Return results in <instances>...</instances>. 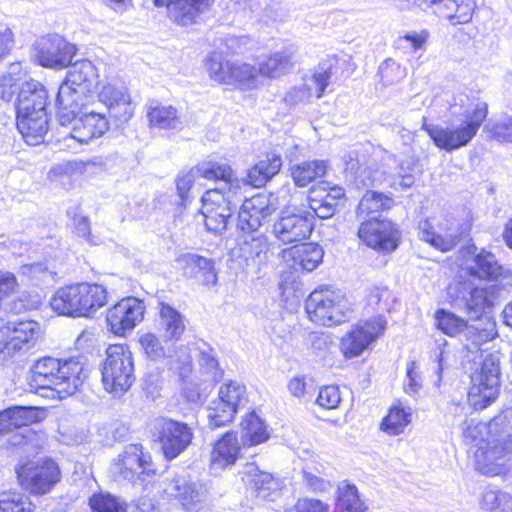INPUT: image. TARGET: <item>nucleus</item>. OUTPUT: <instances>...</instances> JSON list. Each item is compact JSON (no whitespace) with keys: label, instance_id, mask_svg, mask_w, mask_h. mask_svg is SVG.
Returning <instances> with one entry per match:
<instances>
[{"label":"nucleus","instance_id":"a211bd4d","mask_svg":"<svg viewBox=\"0 0 512 512\" xmlns=\"http://www.w3.org/2000/svg\"><path fill=\"white\" fill-rule=\"evenodd\" d=\"M386 328L382 316L373 317L363 324L353 327L342 339L340 348L346 358L359 356L381 335Z\"/></svg>","mask_w":512,"mask_h":512},{"label":"nucleus","instance_id":"49530a36","mask_svg":"<svg viewBox=\"0 0 512 512\" xmlns=\"http://www.w3.org/2000/svg\"><path fill=\"white\" fill-rule=\"evenodd\" d=\"M327 171L324 160H308L291 167V176L299 187H306L317 178L323 177Z\"/></svg>","mask_w":512,"mask_h":512},{"label":"nucleus","instance_id":"f257e3e1","mask_svg":"<svg viewBox=\"0 0 512 512\" xmlns=\"http://www.w3.org/2000/svg\"><path fill=\"white\" fill-rule=\"evenodd\" d=\"M450 126L427 124L423 118L422 129L427 132L434 145L451 152L468 143L476 136L488 114L486 102L472 99L465 93L455 94L449 101Z\"/></svg>","mask_w":512,"mask_h":512},{"label":"nucleus","instance_id":"b1692460","mask_svg":"<svg viewBox=\"0 0 512 512\" xmlns=\"http://www.w3.org/2000/svg\"><path fill=\"white\" fill-rule=\"evenodd\" d=\"M273 211L270 199L265 194L245 199L238 212L237 228L248 234L257 232Z\"/></svg>","mask_w":512,"mask_h":512},{"label":"nucleus","instance_id":"6ab92c4d","mask_svg":"<svg viewBox=\"0 0 512 512\" xmlns=\"http://www.w3.org/2000/svg\"><path fill=\"white\" fill-rule=\"evenodd\" d=\"M214 0H153L158 8H165L167 18L175 25L189 27L198 24Z\"/></svg>","mask_w":512,"mask_h":512},{"label":"nucleus","instance_id":"cd10ccee","mask_svg":"<svg viewBox=\"0 0 512 512\" xmlns=\"http://www.w3.org/2000/svg\"><path fill=\"white\" fill-rule=\"evenodd\" d=\"M455 291L454 306L463 309L471 317L480 318L484 311L492 306L491 297L486 288L473 287L470 284H459Z\"/></svg>","mask_w":512,"mask_h":512},{"label":"nucleus","instance_id":"dca6fc26","mask_svg":"<svg viewBox=\"0 0 512 512\" xmlns=\"http://www.w3.org/2000/svg\"><path fill=\"white\" fill-rule=\"evenodd\" d=\"M145 304L136 297H126L111 307L106 314V328L116 336H125L144 318Z\"/></svg>","mask_w":512,"mask_h":512},{"label":"nucleus","instance_id":"473e14b6","mask_svg":"<svg viewBox=\"0 0 512 512\" xmlns=\"http://www.w3.org/2000/svg\"><path fill=\"white\" fill-rule=\"evenodd\" d=\"M298 47L295 44L285 45L281 51L271 54L266 60L259 63V74L278 78L292 68L297 61Z\"/></svg>","mask_w":512,"mask_h":512},{"label":"nucleus","instance_id":"6e6d98bb","mask_svg":"<svg viewBox=\"0 0 512 512\" xmlns=\"http://www.w3.org/2000/svg\"><path fill=\"white\" fill-rule=\"evenodd\" d=\"M205 65L212 80L226 85L231 83L233 62L225 60L220 54L212 53L207 56Z\"/></svg>","mask_w":512,"mask_h":512},{"label":"nucleus","instance_id":"864d4df0","mask_svg":"<svg viewBox=\"0 0 512 512\" xmlns=\"http://www.w3.org/2000/svg\"><path fill=\"white\" fill-rule=\"evenodd\" d=\"M235 414L236 411L232 409L231 404H226L224 400L219 398L212 400L206 408L208 426L211 429L227 425L232 421Z\"/></svg>","mask_w":512,"mask_h":512},{"label":"nucleus","instance_id":"9d476101","mask_svg":"<svg viewBox=\"0 0 512 512\" xmlns=\"http://www.w3.org/2000/svg\"><path fill=\"white\" fill-rule=\"evenodd\" d=\"M95 285L78 283L60 287L50 300V306L58 315L86 317L96 303Z\"/></svg>","mask_w":512,"mask_h":512},{"label":"nucleus","instance_id":"ddd939ff","mask_svg":"<svg viewBox=\"0 0 512 512\" xmlns=\"http://www.w3.org/2000/svg\"><path fill=\"white\" fill-rule=\"evenodd\" d=\"M98 102L105 106L106 112L98 111V137L110 129L108 118L114 119L116 125L127 122L133 116L130 96L126 88L108 84L98 93Z\"/></svg>","mask_w":512,"mask_h":512},{"label":"nucleus","instance_id":"7c9ffc66","mask_svg":"<svg viewBox=\"0 0 512 512\" xmlns=\"http://www.w3.org/2000/svg\"><path fill=\"white\" fill-rule=\"evenodd\" d=\"M498 336L495 320L489 317H480L472 324L464 327L461 340L468 351L474 352Z\"/></svg>","mask_w":512,"mask_h":512},{"label":"nucleus","instance_id":"79ce46f5","mask_svg":"<svg viewBox=\"0 0 512 512\" xmlns=\"http://www.w3.org/2000/svg\"><path fill=\"white\" fill-rule=\"evenodd\" d=\"M38 324L35 321H20L10 326L7 338L8 348L11 356L18 351L28 350L34 345L38 334Z\"/></svg>","mask_w":512,"mask_h":512},{"label":"nucleus","instance_id":"4c0bfd02","mask_svg":"<svg viewBox=\"0 0 512 512\" xmlns=\"http://www.w3.org/2000/svg\"><path fill=\"white\" fill-rule=\"evenodd\" d=\"M181 262L186 275L199 277L206 286L217 283V273L212 259L195 253H187L181 257Z\"/></svg>","mask_w":512,"mask_h":512},{"label":"nucleus","instance_id":"4468645a","mask_svg":"<svg viewBox=\"0 0 512 512\" xmlns=\"http://www.w3.org/2000/svg\"><path fill=\"white\" fill-rule=\"evenodd\" d=\"M359 221L358 237L368 247L383 253H390L397 249L400 232L390 220L371 217Z\"/></svg>","mask_w":512,"mask_h":512},{"label":"nucleus","instance_id":"37998d69","mask_svg":"<svg viewBox=\"0 0 512 512\" xmlns=\"http://www.w3.org/2000/svg\"><path fill=\"white\" fill-rule=\"evenodd\" d=\"M421 173L422 170L418 160L414 157H407L398 163L395 171L385 180L391 188L404 190L411 188Z\"/></svg>","mask_w":512,"mask_h":512},{"label":"nucleus","instance_id":"412c9836","mask_svg":"<svg viewBox=\"0 0 512 512\" xmlns=\"http://www.w3.org/2000/svg\"><path fill=\"white\" fill-rule=\"evenodd\" d=\"M313 230V215L309 211L282 212L273 225L274 236L283 244H293L306 240Z\"/></svg>","mask_w":512,"mask_h":512},{"label":"nucleus","instance_id":"bb28decb","mask_svg":"<svg viewBox=\"0 0 512 512\" xmlns=\"http://www.w3.org/2000/svg\"><path fill=\"white\" fill-rule=\"evenodd\" d=\"M162 491L167 498L177 500L186 510L200 502L199 485L184 474L166 478L162 483Z\"/></svg>","mask_w":512,"mask_h":512},{"label":"nucleus","instance_id":"a19ab883","mask_svg":"<svg viewBox=\"0 0 512 512\" xmlns=\"http://www.w3.org/2000/svg\"><path fill=\"white\" fill-rule=\"evenodd\" d=\"M465 250L466 254L472 255V263L467 266L470 275L480 279H490L500 274L501 267L492 253L482 249L476 254L477 248L475 246H469Z\"/></svg>","mask_w":512,"mask_h":512},{"label":"nucleus","instance_id":"a878e982","mask_svg":"<svg viewBox=\"0 0 512 512\" xmlns=\"http://www.w3.org/2000/svg\"><path fill=\"white\" fill-rule=\"evenodd\" d=\"M40 411L31 406H12L0 412V434L20 431L23 439L33 435L29 426L39 420Z\"/></svg>","mask_w":512,"mask_h":512},{"label":"nucleus","instance_id":"5701e85b","mask_svg":"<svg viewBox=\"0 0 512 512\" xmlns=\"http://www.w3.org/2000/svg\"><path fill=\"white\" fill-rule=\"evenodd\" d=\"M466 233V227L456 221L450 222L449 225L441 226L439 231L434 230L433 225L428 219L420 221L418 225L419 238L442 252L452 250Z\"/></svg>","mask_w":512,"mask_h":512},{"label":"nucleus","instance_id":"09e8293b","mask_svg":"<svg viewBox=\"0 0 512 512\" xmlns=\"http://www.w3.org/2000/svg\"><path fill=\"white\" fill-rule=\"evenodd\" d=\"M411 416L412 410L410 407L405 408L400 405H394L382 419L380 429L390 436L400 435L410 424Z\"/></svg>","mask_w":512,"mask_h":512},{"label":"nucleus","instance_id":"9b49d317","mask_svg":"<svg viewBox=\"0 0 512 512\" xmlns=\"http://www.w3.org/2000/svg\"><path fill=\"white\" fill-rule=\"evenodd\" d=\"M110 470L115 477L133 482L137 477L143 481L153 476L156 469L148 452L141 444H129L118 454Z\"/></svg>","mask_w":512,"mask_h":512},{"label":"nucleus","instance_id":"a18cd8bd","mask_svg":"<svg viewBox=\"0 0 512 512\" xmlns=\"http://www.w3.org/2000/svg\"><path fill=\"white\" fill-rule=\"evenodd\" d=\"M163 360H165L169 369L177 374L183 382H185L192 373V358L187 346H167V353Z\"/></svg>","mask_w":512,"mask_h":512},{"label":"nucleus","instance_id":"f704fd0d","mask_svg":"<svg viewBox=\"0 0 512 512\" xmlns=\"http://www.w3.org/2000/svg\"><path fill=\"white\" fill-rule=\"evenodd\" d=\"M240 452L237 433L226 432L215 442L211 456L210 466L214 470H223L235 464Z\"/></svg>","mask_w":512,"mask_h":512},{"label":"nucleus","instance_id":"58836bf2","mask_svg":"<svg viewBox=\"0 0 512 512\" xmlns=\"http://www.w3.org/2000/svg\"><path fill=\"white\" fill-rule=\"evenodd\" d=\"M241 475L245 485L260 498H268L271 492L277 489V482L273 476L261 471L254 463H247Z\"/></svg>","mask_w":512,"mask_h":512},{"label":"nucleus","instance_id":"bf43d9fd","mask_svg":"<svg viewBox=\"0 0 512 512\" xmlns=\"http://www.w3.org/2000/svg\"><path fill=\"white\" fill-rule=\"evenodd\" d=\"M489 136L501 143H512V116L501 114L485 125Z\"/></svg>","mask_w":512,"mask_h":512},{"label":"nucleus","instance_id":"c85d7f7f","mask_svg":"<svg viewBox=\"0 0 512 512\" xmlns=\"http://www.w3.org/2000/svg\"><path fill=\"white\" fill-rule=\"evenodd\" d=\"M156 327L164 343H174L180 340L185 331V318L171 305L160 303Z\"/></svg>","mask_w":512,"mask_h":512},{"label":"nucleus","instance_id":"c756f323","mask_svg":"<svg viewBox=\"0 0 512 512\" xmlns=\"http://www.w3.org/2000/svg\"><path fill=\"white\" fill-rule=\"evenodd\" d=\"M426 8L452 24L468 23L474 10L473 0H427Z\"/></svg>","mask_w":512,"mask_h":512},{"label":"nucleus","instance_id":"aec40b11","mask_svg":"<svg viewBox=\"0 0 512 512\" xmlns=\"http://www.w3.org/2000/svg\"><path fill=\"white\" fill-rule=\"evenodd\" d=\"M474 463L476 469L483 475L496 476L504 473L505 462L512 454V441L509 436L502 442L500 440L487 442L480 445L474 452Z\"/></svg>","mask_w":512,"mask_h":512},{"label":"nucleus","instance_id":"de8ad7c7","mask_svg":"<svg viewBox=\"0 0 512 512\" xmlns=\"http://www.w3.org/2000/svg\"><path fill=\"white\" fill-rule=\"evenodd\" d=\"M79 114H81V117L73 127L70 138L81 144H87L96 135V111L94 105H88L87 108L81 107L76 116Z\"/></svg>","mask_w":512,"mask_h":512},{"label":"nucleus","instance_id":"20e7f679","mask_svg":"<svg viewBox=\"0 0 512 512\" xmlns=\"http://www.w3.org/2000/svg\"><path fill=\"white\" fill-rule=\"evenodd\" d=\"M48 92L38 81L30 80L21 85L16 108V125L28 145L44 141L48 132Z\"/></svg>","mask_w":512,"mask_h":512},{"label":"nucleus","instance_id":"c9c22d12","mask_svg":"<svg viewBox=\"0 0 512 512\" xmlns=\"http://www.w3.org/2000/svg\"><path fill=\"white\" fill-rule=\"evenodd\" d=\"M285 259H291L293 267L302 271L311 272L323 261L324 250L315 243L295 245L283 251Z\"/></svg>","mask_w":512,"mask_h":512},{"label":"nucleus","instance_id":"ea45409f","mask_svg":"<svg viewBox=\"0 0 512 512\" xmlns=\"http://www.w3.org/2000/svg\"><path fill=\"white\" fill-rule=\"evenodd\" d=\"M282 159L275 153H268L265 159L257 162L248 170L247 179L243 180L246 185L253 187L264 186L281 169Z\"/></svg>","mask_w":512,"mask_h":512},{"label":"nucleus","instance_id":"4be33fe9","mask_svg":"<svg viewBox=\"0 0 512 512\" xmlns=\"http://www.w3.org/2000/svg\"><path fill=\"white\" fill-rule=\"evenodd\" d=\"M462 437L465 443L473 445L476 449L486 444V436L493 430L508 434L512 442V408L494 417L487 425L475 419H466L461 425Z\"/></svg>","mask_w":512,"mask_h":512},{"label":"nucleus","instance_id":"39448f33","mask_svg":"<svg viewBox=\"0 0 512 512\" xmlns=\"http://www.w3.org/2000/svg\"><path fill=\"white\" fill-rule=\"evenodd\" d=\"M305 309L312 322L329 327L344 322L350 306L340 289L322 285L311 292Z\"/></svg>","mask_w":512,"mask_h":512},{"label":"nucleus","instance_id":"052dcab7","mask_svg":"<svg viewBox=\"0 0 512 512\" xmlns=\"http://www.w3.org/2000/svg\"><path fill=\"white\" fill-rule=\"evenodd\" d=\"M435 320L437 328L449 336H461L466 325L464 319L445 309L435 312Z\"/></svg>","mask_w":512,"mask_h":512},{"label":"nucleus","instance_id":"774afa93","mask_svg":"<svg viewBox=\"0 0 512 512\" xmlns=\"http://www.w3.org/2000/svg\"><path fill=\"white\" fill-rule=\"evenodd\" d=\"M429 39V32L427 30L407 32L399 37V42L402 47L410 49L416 53L419 50H424L425 45Z\"/></svg>","mask_w":512,"mask_h":512},{"label":"nucleus","instance_id":"4d7b16f0","mask_svg":"<svg viewBox=\"0 0 512 512\" xmlns=\"http://www.w3.org/2000/svg\"><path fill=\"white\" fill-rule=\"evenodd\" d=\"M258 69L247 63L233 62L231 83L241 89H253L257 86Z\"/></svg>","mask_w":512,"mask_h":512},{"label":"nucleus","instance_id":"7ed1b4c3","mask_svg":"<svg viewBox=\"0 0 512 512\" xmlns=\"http://www.w3.org/2000/svg\"><path fill=\"white\" fill-rule=\"evenodd\" d=\"M86 377L80 360L44 357L32 368L28 383L31 389L49 391L46 395L51 398L64 399L73 395Z\"/></svg>","mask_w":512,"mask_h":512},{"label":"nucleus","instance_id":"f3484780","mask_svg":"<svg viewBox=\"0 0 512 512\" xmlns=\"http://www.w3.org/2000/svg\"><path fill=\"white\" fill-rule=\"evenodd\" d=\"M331 78V66L320 63L311 75L303 78V83L293 86L284 97V102L289 106L306 105L313 98H321L329 85Z\"/></svg>","mask_w":512,"mask_h":512},{"label":"nucleus","instance_id":"13d9d810","mask_svg":"<svg viewBox=\"0 0 512 512\" xmlns=\"http://www.w3.org/2000/svg\"><path fill=\"white\" fill-rule=\"evenodd\" d=\"M35 505L23 493L8 491L0 493V512H33Z\"/></svg>","mask_w":512,"mask_h":512},{"label":"nucleus","instance_id":"72a5a7b5","mask_svg":"<svg viewBox=\"0 0 512 512\" xmlns=\"http://www.w3.org/2000/svg\"><path fill=\"white\" fill-rule=\"evenodd\" d=\"M146 117L151 129L178 131L183 122L173 106H164L156 100L146 104Z\"/></svg>","mask_w":512,"mask_h":512},{"label":"nucleus","instance_id":"338daca9","mask_svg":"<svg viewBox=\"0 0 512 512\" xmlns=\"http://www.w3.org/2000/svg\"><path fill=\"white\" fill-rule=\"evenodd\" d=\"M98 512H128V503L111 493L98 492Z\"/></svg>","mask_w":512,"mask_h":512},{"label":"nucleus","instance_id":"2f4dec72","mask_svg":"<svg viewBox=\"0 0 512 512\" xmlns=\"http://www.w3.org/2000/svg\"><path fill=\"white\" fill-rule=\"evenodd\" d=\"M343 164L345 180L356 188L374 186L381 181L379 172L362 164L356 152L345 154Z\"/></svg>","mask_w":512,"mask_h":512},{"label":"nucleus","instance_id":"423d86ee","mask_svg":"<svg viewBox=\"0 0 512 512\" xmlns=\"http://www.w3.org/2000/svg\"><path fill=\"white\" fill-rule=\"evenodd\" d=\"M101 370L105 390L114 397L122 396L133 384V360L131 352L124 345H110Z\"/></svg>","mask_w":512,"mask_h":512},{"label":"nucleus","instance_id":"393cba45","mask_svg":"<svg viewBox=\"0 0 512 512\" xmlns=\"http://www.w3.org/2000/svg\"><path fill=\"white\" fill-rule=\"evenodd\" d=\"M195 173L207 180L217 182L215 188H220L230 196H241L242 187L245 183L235 176L232 168L223 162L207 161L198 164Z\"/></svg>","mask_w":512,"mask_h":512},{"label":"nucleus","instance_id":"3c124183","mask_svg":"<svg viewBox=\"0 0 512 512\" xmlns=\"http://www.w3.org/2000/svg\"><path fill=\"white\" fill-rule=\"evenodd\" d=\"M479 504L486 512H512V495L489 487L482 491Z\"/></svg>","mask_w":512,"mask_h":512},{"label":"nucleus","instance_id":"0e129e2a","mask_svg":"<svg viewBox=\"0 0 512 512\" xmlns=\"http://www.w3.org/2000/svg\"><path fill=\"white\" fill-rule=\"evenodd\" d=\"M139 344L151 360H163L166 356L167 347L162 346L159 338L153 333L142 334L139 337Z\"/></svg>","mask_w":512,"mask_h":512},{"label":"nucleus","instance_id":"2eb2a0df","mask_svg":"<svg viewBox=\"0 0 512 512\" xmlns=\"http://www.w3.org/2000/svg\"><path fill=\"white\" fill-rule=\"evenodd\" d=\"M76 52L74 44L59 34H50L35 42L33 56L43 67L62 69L70 64Z\"/></svg>","mask_w":512,"mask_h":512},{"label":"nucleus","instance_id":"603ef678","mask_svg":"<svg viewBox=\"0 0 512 512\" xmlns=\"http://www.w3.org/2000/svg\"><path fill=\"white\" fill-rule=\"evenodd\" d=\"M243 443L255 446L268 440L269 434L263 420L255 413H249L241 423Z\"/></svg>","mask_w":512,"mask_h":512},{"label":"nucleus","instance_id":"6e6552de","mask_svg":"<svg viewBox=\"0 0 512 512\" xmlns=\"http://www.w3.org/2000/svg\"><path fill=\"white\" fill-rule=\"evenodd\" d=\"M15 470L21 487L32 495L49 493L61 479L59 466L48 458H22Z\"/></svg>","mask_w":512,"mask_h":512},{"label":"nucleus","instance_id":"8fccbe9b","mask_svg":"<svg viewBox=\"0 0 512 512\" xmlns=\"http://www.w3.org/2000/svg\"><path fill=\"white\" fill-rule=\"evenodd\" d=\"M365 509L357 487L348 481H342L338 485V497L334 512H363Z\"/></svg>","mask_w":512,"mask_h":512},{"label":"nucleus","instance_id":"c03bdc74","mask_svg":"<svg viewBox=\"0 0 512 512\" xmlns=\"http://www.w3.org/2000/svg\"><path fill=\"white\" fill-rule=\"evenodd\" d=\"M394 205V200L383 193L368 190L362 196L356 213L359 220L378 217L376 214L389 210Z\"/></svg>","mask_w":512,"mask_h":512},{"label":"nucleus","instance_id":"e433bc0d","mask_svg":"<svg viewBox=\"0 0 512 512\" xmlns=\"http://www.w3.org/2000/svg\"><path fill=\"white\" fill-rule=\"evenodd\" d=\"M240 257L248 267L260 270L269 260L268 239L259 234L257 236L247 235L239 244Z\"/></svg>","mask_w":512,"mask_h":512},{"label":"nucleus","instance_id":"f8f14e48","mask_svg":"<svg viewBox=\"0 0 512 512\" xmlns=\"http://www.w3.org/2000/svg\"><path fill=\"white\" fill-rule=\"evenodd\" d=\"M240 200L241 196H230L220 188L207 190L201 198V214L206 229L213 233L224 231L232 216V206Z\"/></svg>","mask_w":512,"mask_h":512},{"label":"nucleus","instance_id":"69168bd1","mask_svg":"<svg viewBox=\"0 0 512 512\" xmlns=\"http://www.w3.org/2000/svg\"><path fill=\"white\" fill-rule=\"evenodd\" d=\"M315 193L316 191L312 190L308 196V208L313 212L312 215L321 219L332 217L336 212L337 203L329 202L322 197L318 198L314 196Z\"/></svg>","mask_w":512,"mask_h":512},{"label":"nucleus","instance_id":"f03ea898","mask_svg":"<svg viewBox=\"0 0 512 512\" xmlns=\"http://www.w3.org/2000/svg\"><path fill=\"white\" fill-rule=\"evenodd\" d=\"M65 81L56 95V116L62 126L70 124L76 118L81 107L94 105L96 67L87 59L72 61L68 64Z\"/></svg>","mask_w":512,"mask_h":512},{"label":"nucleus","instance_id":"e2e57ef3","mask_svg":"<svg viewBox=\"0 0 512 512\" xmlns=\"http://www.w3.org/2000/svg\"><path fill=\"white\" fill-rule=\"evenodd\" d=\"M379 75L384 85H392L406 76V68L389 58L379 66Z\"/></svg>","mask_w":512,"mask_h":512},{"label":"nucleus","instance_id":"680f3d73","mask_svg":"<svg viewBox=\"0 0 512 512\" xmlns=\"http://www.w3.org/2000/svg\"><path fill=\"white\" fill-rule=\"evenodd\" d=\"M218 398L224 400L226 404H231L232 409L237 412L239 406L246 401V388L236 381H230L220 387Z\"/></svg>","mask_w":512,"mask_h":512},{"label":"nucleus","instance_id":"5fc2aeb1","mask_svg":"<svg viewBox=\"0 0 512 512\" xmlns=\"http://www.w3.org/2000/svg\"><path fill=\"white\" fill-rule=\"evenodd\" d=\"M94 160H74L57 164L49 171V178L52 181H62L63 178H74L85 174L89 167H94Z\"/></svg>","mask_w":512,"mask_h":512},{"label":"nucleus","instance_id":"1a4fd4ad","mask_svg":"<svg viewBox=\"0 0 512 512\" xmlns=\"http://www.w3.org/2000/svg\"><path fill=\"white\" fill-rule=\"evenodd\" d=\"M500 387V365L498 357L487 355L480 370L471 376V386L468 390V403L475 410L489 406L498 396Z\"/></svg>","mask_w":512,"mask_h":512},{"label":"nucleus","instance_id":"0eeeda50","mask_svg":"<svg viewBox=\"0 0 512 512\" xmlns=\"http://www.w3.org/2000/svg\"><path fill=\"white\" fill-rule=\"evenodd\" d=\"M152 438L166 460H174L192 443L194 429L188 423L168 417H158L150 424Z\"/></svg>","mask_w":512,"mask_h":512}]
</instances>
